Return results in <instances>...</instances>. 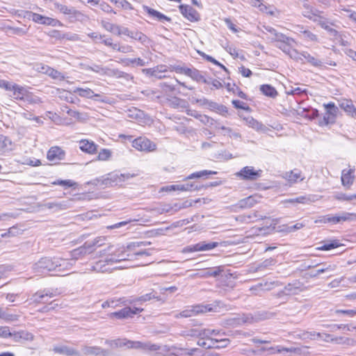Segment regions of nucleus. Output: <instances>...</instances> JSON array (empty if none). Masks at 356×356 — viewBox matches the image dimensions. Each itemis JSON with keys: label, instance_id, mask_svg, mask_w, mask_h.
I'll return each mask as SVG.
<instances>
[{"label": "nucleus", "instance_id": "6e6552de", "mask_svg": "<svg viewBox=\"0 0 356 356\" xmlns=\"http://www.w3.org/2000/svg\"><path fill=\"white\" fill-rule=\"evenodd\" d=\"M132 146L138 151L153 152L156 145L154 143L145 137H138L132 140Z\"/></svg>", "mask_w": 356, "mask_h": 356}, {"label": "nucleus", "instance_id": "3c124183", "mask_svg": "<svg viewBox=\"0 0 356 356\" xmlns=\"http://www.w3.org/2000/svg\"><path fill=\"white\" fill-rule=\"evenodd\" d=\"M216 173L217 172L216 171L205 170L191 174L188 177V179L200 178L210 175H216Z\"/></svg>", "mask_w": 356, "mask_h": 356}, {"label": "nucleus", "instance_id": "b1692460", "mask_svg": "<svg viewBox=\"0 0 356 356\" xmlns=\"http://www.w3.org/2000/svg\"><path fill=\"white\" fill-rule=\"evenodd\" d=\"M299 58L298 60H302V57L304 58L306 61L310 63L312 65L315 67H321L323 65V62L318 58L310 55L307 51H302L301 53L298 52V55H296Z\"/></svg>", "mask_w": 356, "mask_h": 356}, {"label": "nucleus", "instance_id": "cd10ccee", "mask_svg": "<svg viewBox=\"0 0 356 356\" xmlns=\"http://www.w3.org/2000/svg\"><path fill=\"white\" fill-rule=\"evenodd\" d=\"M209 109L222 116H227L228 115V108L225 106L219 104L213 101L209 104Z\"/></svg>", "mask_w": 356, "mask_h": 356}, {"label": "nucleus", "instance_id": "473e14b6", "mask_svg": "<svg viewBox=\"0 0 356 356\" xmlns=\"http://www.w3.org/2000/svg\"><path fill=\"white\" fill-rule=\"evenodd\" d=\"M19 316L15 314H10L8 312V309H3L0 307V319L6 322H14L18 320Z\"/></svg>", "mask_w": 356, "mask_h": 356}, {"label": "nucleus", "instance_id": "9d476101", "mask_svg": "<svg viewBox=\"0 0 356 356\" xmlns=\"http://www.w3.org/2000/svg\"><path fill=\"white\" fill-rule=\"evenodd\" d=\"M261 170H256L252 166H245L237 172L236 175L242 179L254 181L261 177Z\"/></svg>", "mask_w": 356, "mask_h": 356}, {"label": "nucleus", "instance_id": "c85d7f7f", "mask_svg": "<svg viewBox=\"0 0 356 356\" xmlns=\"http://www.w3.org/2000/svg\"><path fill=\"white\" fill-rule=\"evenodd\" d=\"M341 245L339 240L334 239L331 241H327L321 243V245L318 247L317 249L319 250L327 251L332 249L338 248Z\"/></svg>", "mask_w": 356, "mask_h": 356}, {"label": "nucleus", "instance_id": "4c0bfd02", "mask_svg": "<svg viewBox=\"0 0 356 356\" xmlns=\"http://www.w3.org/2000/svg\"><path fill=\"white\" fill-rule=\"evenodd\" d=\"M260 90L266 96L274 98L277 95V92L275 88L270 85L264 84L261 86Z\"/></svg>", "mask_w": 356, "mask_h": 356}, {"label": "nucleus", "instance_id": "393cba45", "mask_svg": "<svg viewBox=\"0 0 356 356\" xmlns=\"http://www.w3.org/2000/svg\"><path fill=\"white\" fill-rule=\"evenodd\" d=\"M284 178L286 179L290 184H295L300 181H303L305 177H302L301 172L298 170H291L284 174Z\"/></svg>", "mask_w": 356, "mask_h": 356}, {"label": "nucleus", "instance_id": "f3484780", "mask_svg": "<svg viewBox=\"0 0 356 356\" xmlns=\"http://www.w3.org/2000/svg\"><path fill=\"white\" fill-rule=\"evenodd\" d=\"M339 106L347 115L356 118V108L352 100L347 99H341L339 101Z\"/></svg>", "mask_w": 356, "mask_h": 356}, {"label": "nucleus", "instance_id": "a19ab883", "mask_svg": "<svg viewBox=\"0 0 356 356\" xmlns=\"http://www.w3.org/2000/svg\"><path fill=\"white\" fill-rule=\"evenodd\" d=\"M341 223L344 222H354L356 221V213L342 211L339 213Z\"/></svg>", "mask_w": 356, "mask_h": 356}, {"label": "nucleus", "instance_id": "f704fd0d", "mask_svg": "<svg viewBox=\"0 0 356 356\" xmlns=\"http://www.w3.org/2000/svg\"><path fill=\"white\" fill-rule=\"evenodd\" d=\"M352 170H343L341 175V182L344 186H349L353 182V177L351 175Z\"/></svg>", "mask_w": 356, "mask_h": 356}, {"label": "nucleus", "instance_id": "69168bd1", "mask_svg": "<svg viewBox=\"0 0 356 356\" xmlns=\"http://www.w3.org/2000/svg\"><path fill=\"white\" fill-rule=\"evenodd\" d=\"M115 4H116L118 7H120L123 9H132L131 5L127 0H111Z\"/></svg>", "mask_w": 356, "mask_h": 356}, {"label": "nucleus", "instance_id": "4d7b16f0", "mask_svg": "<svg viewBox=\"0 0 356 356\" xmlns=\"http://www.w3.org/2000/svg\"><path fill=\"white\" fill-rule=\"evenodd\" d=\"M169 106L173 108H177L180 106L182 107L181 104L184 103V100L178 97H172L171 99H167Z\"/></svg>", "mask_w": 356, "mask_h": 356}, {"label": "nucleus", "instance_id": "4468645a", "mask_svg": "<svg viewBox=\"0 0 356 356\" xmlns=\"http://www.w3.org/2000/svg\"><path fill=\"white\" fill-rule=\"evenodd\" d=\"M129 177V175L119 173L108 174V177L103 179L102 184L106 186H112L113 184H119L126 179H128Z\"/></svg>", "mask_w": 356, "mask_h": 356}, {"label": "nucleus", "instance_id": "ea45409f", "mask_svg": "<svg viewBox=\"0 0 356 356\" xmlns=\"http://www.w3.org/2000/svg\"><path fill=\"white\" fill-rule=\"evenodd\" d=\"M314 202L313 198L311 196H300L296 198H291L286 200V202L289 203H299V204H309Z\"/></svg>", "mask_w": 356, "mask_h": 356}, {"label": "nucleus", "instance_id": "2f4dec72", "mask_svg": "<svg viewBox=\"0 0 356 356\" xmlns=\"http://www.w3.org/2000/svg\"><path fill=\"white\" fill-rule=\"evenodd\" d=\"M74 92L78 94L80 97H86V98H92L94 97H100L99 94L95 93L90 88H76L74 89Z\"/></svg>", "mask_w": 356, "mask_h": 356}, {"label": "nucleus", "instance_id": "0eeeda50", "mask_svg": "<svg viewBox=\"0 0 356 356\" xmlns=\"http://www.w3.org/2000/svg\"><path fill=\"white\" fill-rule=\"evenodd\" d=\"M323 107L325 108V112L321 124L327 125L329 124H334L339 112L338 107L333 102L324 104Z\"/></svg>", "mask_w": 356, "mask_h": 356}, {"label": "nucleus", "instance_id": "2eb2a0df", "mask_svg": "<svg viewBox=\"0 0 356 356\" xmlns=\"http://www.w3.org/2000/svg\"><path fill=\"white\" fill-rule=\"evenodd\" d=\"M12 339L14 342L24 343L25 341H31L34 339L32 333L26 330H19L14 332L12 334Z\"/></svg>", "mask_w": 356, "mask_h": 356}, {"label": "nucleus", "instance_id": "7ed1b4c3", "mask_svg": "<svg viewBox=\"0 0 356 356\" xmlns=\"http://www.w3.org/2000/svg\"><path fill=\"white\" fill-rule=\"evenodd\" d=\"M275 42H277L276 47L289 55L291 58L296 60L299 58L296 56V55H298V52L292 48V44L295 43V40L293 38H289L284 34H277Z\"/></svg>", "mask_w": 356, "mask_h": 356}, {"label": "nucleus", "instance_id": "5701e85b", "mask_svg": "<svg viewBox=\"0 0 356 356\" xmlns=\"http://www.w3.org/2000/svg\"><path fill=\"white\" fill-rule=\"evenodd\" d=\"M131 39L139 42L145 47H148L151 43V40L145 34L138 30H133Z\"/></svg>", "mask_w": 356, "mask_h": 356}, {"label": "nucleus", "instance_id": "8fccbe9b", "mask_svg": "<svg viewBox=\"0 0 356 356\" xmlns=\"http://www.w3.org/2000/svg\"><path fill=\"white\" fill-rule=\"evenodd\" d=\"M142 93L146 97H149L152 99H160L163 96L161 92L154 90H145L142 91Z\"/></svg>", "mask_w": 356, "mask_h": 356}, {"label": "nucleus", "instance_id": "864d4df0", "mask_svg": "<svg viewBox=\"0 0 356 356\" xmlns=\"http://www.w3.org/2000/svg\"><path fill=\"white\" fill-rule=\"evenodd\" d=\"M51 184L53 185H60V186L67 187V188L74 187L76 185V183L71 179H66V180L58 179L55 181H53Z\"/></svg>", "mask_w": 356, "mask_h": 356}, {"label": "nucleus", "instance_id": "e2e57ef3", "mask_svg": "<svg viewBox=\"0 0 356 356\" xmlns=\"http://www.w3.org/2000/svg\"><path fill=\"white\" fill-rule=\"evenodd\" d=\"M12 332L10 330V327L8 326H0V337L3 339H7L8 337H12Z\"/></svg>", "mask_w": 356, "mask_h": 356}, {"label": "nucleus", "instance_id": "bb28decb", "mask_svg": "<svg viewBox=\"0 0 356 356\" xmlns=\"http://www.w3.org/2000/svg\"><path fill=\"white\" fill-rule=\"evenodd\" d=\"M40 72L49 75L54 79L63 80L65 78L61 72L49 66H42Z\"/></svg>", "mask_w": 356, "mask_h": 356}, {"label": "nucleus", "instance_id": "c9c22d12", "mask_svg": "<svg viewBox=\"0 0 356 356\" xmlns=\"http://www.w3.org/2000/svg\"><path fill=\"white\" fill-rule=\"evenodd\" d=\"M52 298L54 297L53 293H44L43 292H37L33 295V300L34 302L37 303H45L47 302V298Z\"/></svg>", "mask_w": 356, "mask_h": 356}, {"label": "nucleus", "instance_id": "39448f33", "mask_svg": "<svg viewBox=\"0 0 356 356\" xmlns=\"http://www.w3.org/2000/svg\"><path fill=\"white\" fill-rule=\"evenodd\" d=\"M305 16L313 22L318 23L323 29H325L333 35H337V31L328 24V22L323 15V11L318 10H311L308 12L307 15H305Z\"/></svg>", "mask_w": 356, "mask_h": 356}, {"label": "nucleus", "instance_id": "a878e982", "mask_svg": "<svg viewBox=\"0 0 356 356\" xmlns=\"http://www.w3.org/2000/svg\"><path fill=\"white\" fill-rule=\"evenodd\" d=\"M11 91L13 92L12 97L15 99L24 100L28 90L24 87L15 83Z\"/></svg>", "mask_w": 356, "mask_h": 356}, {"label": "nucleus", "instance_id": "6e6d98bb", "mask_svg": "<svg viewBox=\"0 0 356 356\" xmlns=\"http://www.w3.org/2000/svg\"><path fill=\"white\" fill-rule=\"evenodd\" d=\"M113 50L118 51L123 54H129L134 51V49L130 45H120L117 44L116 46L113 47Z\"/></svg>", "mask_w": 356, "mask_h": 356}, {"label": "nucleus", "instance_id": "7c9ffc66", "mask_svg": "<svg viewBox=\"0 0 356 356\" xmlns=\"http://www.w3.org/2000/svg\"><path fill=\"white\" fill-rule=\"evenodd\" d=\"M257 202L258 200L257 196H249L246 198L241 200L238 202V205L241 208L247 209L252 207Z\"/></svg>", "mask_w": 356, "mask_h": 356}, {"label": "nucleus", "instance_id": "4be33fe9", "mask_svg": "<svg viewBox=\"0 0 356 356\" xmlns=\"http://www.w3.org/2000/svg\"><path fill=\"white\" fill-rule=\"evenodd\" d=\"M186 76L191 77L193 80L197 82H202L204 83H209L210 82L203 75L201 71L195 68H189Z\"/></svg>", "mask_w": 356, "mask_h": 356}, {"label": "nucleus", "instance_id": "37998d69", "mask_svg": "<svg viewBox=\"0 0 356 356\" xmlns=\"http://www.w3.org/2000/svg\"><path fill=\"white\" fill-rule=\"evenodd\" d=\"M197 245H198L197 250H199V251H208V250L214 249L216 247H218V242L207 243L205 241H202V242L198 243Z\"/></svg>", "mask_w": 356, "mask_h": 356}, {"label": "nucleus", "instance_id": "dca6fc26", "mask_svg": "<svg viewBox=\"0 0 356 356\" xmlns=\"http://www.w3.org/2000/svg\"><path fill=\"white\" fill-rule=\"evenodd\" d=\"M71 200L62 201V202H51L44 204V207L46 209L52 210L54 212H57L62 210H65L70 208Z\"/></svg>", "mask_w": 356, "mask_h": 356}, {"label": "nucleus", "instance_id": "c03bdc74", "mask_svg": "<svg viewBox=\"0 0 356 356\" xmlns=\"http://www.w3.org/2000/svg\"><path fill=\"white\" fill-rule=\"evenodd\" d=\"M82 354L84 355H99V346H84L81 349Z\"/></svg>", "mask_w": 356, "mask_h": 356}, {"label": "nucleus", "instance_id": "f03ea898", "mask_svg": "<svg viewBox=\"0 0 356 356\" xmlns=\"http://www.w3.org/2000/svg\"><path fill=\"white\" fill-rule=\"evenodd\" d=\"M72 268V262L58 257H43L33 265L35 273H45L53 272L55 275H62Z\"/></svg>", "mask_w": 356, "mask_h": 356}, {"label": "nucleus", "instance_id": "603ef678", "mask_svg": "<svg viewBox=\"0 0 356 356\" xmlns=\"http://www.w3.org/2000/svg\"><path fill=\"white\" fill-rule=\"evenodd\" d=\"M246 123L252 128L260 130L263 128V124L259 122L257 120H254L252 117H248L245 119Z\"/></svg>", "mask_w": 356, "mask_h": 356}, {"label": "nucleus", "instance_id": "052dcab7", "mask_svg": "<svg viewBox=\"0 0 356 356\" xmlns=\"http://www.w3.org/2000/svg\"><path fill=\"white\" fill-rule=\"evenodd\" d=\"M159 87L162 90V92H161V94L162 93L167 94L168 92H173L175 90V88L173 85L170 84V83H168L167 82L160 83H159Z\"/></svg>", "mask_w": 356, "mask_h": 356}, {"label": "nucleus", "instance_id": "79ce46f5", "mask_svg": "<svg viewBox=\"0 0 356 356\" xmlns=\"http://www.w3.org/2000/svg\"><path fill=\"white\" fill-rule=\"evenodd\" d=\"M122 61L127 66L132 65L143 67L146 65V63L145 62V60L141 59L140 58H124Z\"/></svg>", "mask_w": 356, "mask_h": 356}, {"label": "nucleus", "instance_id": "09e8293b", "mask_svg": "<svg viewBox=\"0 0 356 356\" xmlns=\"http://www.w3.org/2000/svg\"><path fill=\"white\" fill-rule=\"evenodd\" d=\"M286 93L287 95H306L307 94V90L305 88H302L300 87H293L291 86L290 88H286Z\"/></svg>", "mask_w": 356, "mask_h": 356}, {"label": "nucleus", "instance_id": "6ab92c4d", "mask_svg": "<svg viewBox=\"0 0 356 356\" xmlns=\"http://www.w3.org/2000/svg\"><path fill=\"white\" fill-rule=\"evenodd\" d=\"M167 71L166 67L164 65L156 66L153 68H146L142 70L143 73L149 76H154L158 79L165 78V76L161 75L160 73Z\"/></svg>", "mask_w": 356, "mask_h": 356}, {"label": "nucleus", "instance_id": "774afa93", "mask_svg": "<svg viewBox=\"0 0 356 356\" xmlns=\"http://www.w3.org/2000/svg\"><path fill=\"white\" fill-rule=\"evenodd\" d=\"M90 70L99 73L102 75H108L109 69L107 67H102L99 65H95L93 67H90Z\"/></svg>", "mask_w": 356, "mask_h": 356}, {"label": "nucleus", "instance_id": "a18cd8bd", "mask_svg": "<svg viewBox=\"0 0 356 356\" xmlns=\"http://www.w3.org/2000/svg\"><path fill=\"white\" fill-rule=\"evenodd\" d=\"M300 291V283L288 284L284 287V292L286 294H296Z\"/></svg>", "mask_w": 356, "mask_h": 356}, {"label": "nucleus", "instance_id": "72a5a7b5", "mask_svg": "<svg viewBox=\"0 0 356 356\" xmlns=\"http://www.w3.org/2000/svg\"><path fill=\"white\" fill-rule=\"evenodd\" d=\"M217 128L221 131L220 134L223 136H227L234 139H238L241 138V134L238 132L234 131L230 127H227L225 126H218Z\"/></svg>", "mask_w": 356, "mask_h": 356}, {"label": "nucleus", "instance_id": "aec40b11", "mask_svg": "<svg viewBox=\"0 0 356 356\" xmlns=\"http://www.w3.org/2000/svg\"><path fill=\"white\" fill-rule=\"evenodd\" d=\"M79 148L84 152L92 154L97 152V145L92 140L83 139L79 141Z\"/></svg>", "mask_w": 356, "mask_h": 356}, {"label": "nucleus", "instance_id": "bf43d9fd", "mask_svg": "<svg viewBox=\"0 0 356 356\" xmlns=\"http://www.w3.org/2000/svg\"><path fill=\"white\" fill-rule=\"evenodd\" d=\"M111 156V152L108 149H102L98 154L97 159L99 161H107Z\"/></svg>", "mask_w": 356, "mask_h": 356}, {"label": "nucleus", "instance_id": "f8f14e48", "mask_svg": "<svg viewBox=\"0 0 356 356\" xmlns=\"http://www.w3.org/2000/svg\"><path fill=\"white\" fill-rule=\"evenodd\" d=\"M179 9L180 13L191 22H197L200 19L198 12L188 5H180Z\"/></svg>", "mask_w": 356, "mask_h": 356}, {"label": "nucleus", "instance_id": "412c9836", "mask_svg": "<svg viewBox=\"0 0 356 356\" xmlns=\"http://www.w3.org/2000/svg\"><path fill=\"white\" fill-rule=\"evenodd\" d=\"M53 350L56 353L66 355L68 356H81V353L73 348L67 346H54Z\"/></svg>", "mask_w": 356, "mask_h": 356}, {"label": "nucleus", "instance_id": "49530a36", "mask_svg": "<svg viewBox=\"0 0 356 356\" xmlns=\"http://www.w3.org/2000/svg\"><path fill=\"white\" fill-rule=\"evenodd\" d=\"M24 100L32 104H38L42 102V99L39 97L29 91H27Z\"/></svg>", "mask_w": 356, "mask_h": 356}, {"label": "nucleus", "instance_id": "0e129e2a", "mask_svg": "<svg viewBox=\"0 0 356 356\" xmlns=\"http://www.w3.org/2000/svg\"><path fill=\"white\" fill-rule=\"evenodd\" d=\"M11 145V140L6 136L0 135V150L8 148Z\"/></svg>", "mask_w": 356, "mask_h": 356}, {"label": "nucleus", "instance_id": "13d9d810", "mask_svg": "<svg viewBox=\"0 0 356 356\" xmlns=\"http://www.w3.org/2000/svg\"><path fill=\"white\" fill-rule=\"evenodd\" d=\"M211 343H212V345L211 344H209L207 346V348H211V346H215V343H220V345H216V346L217 348H223V347H226L228 343H229V340L227 339H211Z\"/></svg>", "mask_w": 356, "mask_h": 356}, {"label": "nucleus", "instance_id": "c756f323", "mask_svg": "<svg viewBox=\"0 0 356 356\" xmlns=\"http://www.w3.org/2000/svg\"><path fill=\"white\" fill-rule=\"evenodd\" d=\"M54 7H55V8L58 10L60 13H62L65 15L76 16V15L79 13L73 7H67L65 5H63V4H60L57 2L54 3Z\"/></svg>", "mask_w": 356, "mask_h": 356}, {"label": "nucleus", "instance_id": "20e7f679", "mask_svg": "<svg viewBox=\"0 0 356 356\" xmlns=\"http://www.w3.org/2000/svg\"><path fill=\"white\" fill-rule=\"evenodd\" d=\"M124 344V348L128 349L143 350L145 351H156L161 350L163 352L169 350V348H167V346H161L155 343H152L149 341L142 342L139 341H131L125 339Z\"/></svg>", "mask_w": 356, "mask_h": 356}, {"label": "nucleus", "instance_id": "58836bf2", "mask_svg": "<svg viewBox=\"0 0 356 356\" xmlns=\"http://www.w3.org/2000/svg\"><path fill=\"white\" fill-rule=\"evenodd\" d=\"M192 336H198V337H209L210 335L212 334H218L219 333V331H216V330H203L198 331L197 330H191Z\"/></svg>", "mask_w": 356, "mask_h": 356}, {"label": "nucleus", "instance_id": "338daca9", "mask_svg": "<svg viewBox=\"0 0 356 356\" xmlns=\"http://www.w3.org/2000/svg\"><path fill=\"white\" fill-rule=\"evenodd\" d=\"M323 337V334L321 332H304L302 335V338L305 339H314L316 338H321Z\"/></svg>", "mask_w": 356, "mask_h": 356}, {"label": "nucleus", "instance_id": "e433bc0d", "mask_svg": "<svg viewBox=\"0 0 356 356\" xmlns=\"http://www.w3.org/2000/svg\"><path fill=\"white\" fill-rule=\"evenodd\" d=\"M54 36L56 37V38H58L59 39H66L67 40H71V41H78V40H79V37L76 33H63L62 34L58 31H54Z\"/></svg>", "mask_w": 356, "mask_h": 356}, {"label": "nucleus", "instance_id": "f257e3e1", "mask_svg": "<svg viewBox=\"0 0 356 356\" xmlns=\"http://www.w3.org/2000/svg\"><path fill=\"white\" fill-rule=\"evenodd\" d=\"M144 242H133L126 247H116L108 245L99 252V257L101 258L92 266V270L105 273L109 270L106 265H112L121 261L134 260L138 256H149L150 254L147 250L136 251L137 248L144 245Z\"/></svg>", "mask_w": 356, "mask_h": 356}, {"label": "nucleus", "instance_id": "680f3d73", "mask_svg": "<svg viewBox=\"0 0 356 356\" xmlns=\"http://www.w3.org/2000/svg\"><path fill=\"white\" fill-rule=\"evenodd\" d=\"M221 270L220 267L215 268L213 269H208L204 272L200 277H216L220 275Z\"/></svg>", "mask_w": 356, "mask_h": 356}, {"label": "nucleus", "instance_id": "5fc2aeb1", "mask_svg": "<svg viewBox=\"0 0 356 356\" xmlns=\"http://www.w3.org/2000/svg\"><path fill=\"white\" fill-rule=\"evenodd\" d=\"M252 6H254V7L258 8L260 11H261L263 13H267V14H268L270 15H274V14H275V12L271 9V8L264 5L261 2L259 3H253Z\"/></svg>", "mask_w": 356, "mask_h": 356}, {"label": "nucleus", "instance_id": "1a4fd4ad", "mask_svg": "<svg viewBox=\"0 0 356 356\" xmlns=\"http://www.w3.org/2000/svg\"><path fill=\"white\" fill-rule=\"evenodd\" d=\"M95 250V248H91V245L88 243H85L82 246L74 249L70 252V259H67L68 261L72 262V266L75 264V261L88 254L92 253Z\"/></svg>", "mask_w": 356, "mask_h": 356}, {"label": "nucleus", "instance_id": "423d86ee", "mask_svg": "<svg viewBox=\"0 0 356 356\" xmlns=\"http://www.w3.org/2000/svg\"><path fill=\"white\" fill-rule=\"evenodd\" d=\"M212 307L210 305H197L188 307L185 310L181 312L179 314H177L175 316V318H188L191 316H193L200 314L206 313L207 312L212 311Z\"/></svg>", "mask_w": 356, "mask_h": 356}, {"label": "nucleus", "instance_id": "9b49d317", "mask_svg": "<svg viewBox=\"0 0 356 356\" xmlns=\"http://www.w3.org/2000/svg\"><path fill=\"white\" fill-rule=\"evenodd\" d=\"M143 311V308L134 307H125L120 311L113 312L111 314V316L115 317L119 319L131 318L134 315L137 314Z\"/></svg>", "mask_w": 356, "mask_h": 356}, {"label": "nucleus", "instance_id": "de8ad7c7", "mask_svg": "<svg viewBox=\"0 0 356 356\" xmlns=\"http://www.w3.org/2000/svg\"><path fill=\"white\" fill-rule=\"evenodd\" d=\"M299 32L301 37L307 41L317 40V36L308 30H303L302 28H300Z\"/></svg>", "mask_w": 356, "mask_h": 356}, {"label": "nucleus", "instance_id": "ddd939ff", "mask_svg": "<svg viewBox=\"0 0 356 356\" xmlns=\"http://www.w3.org/2000/svg\"><path fill=\"white\" fill-rule=\"evenodd\" d=\"M29 17L31 18L34 22L44 25L55 26L57 24L59 23V21L56 19L43 16L35 13H30Z\"/></svg>", "mask_w": 356, "mask_h": 356}, {"label": "nucleus", "instance_id": "a211bd4d", "mask_svg": "<svg viewBox=\"0 0 356 356\" xmlns=\"http://www.w3.org/2000/svg\"><path fill=\"white\" fill-rule=\"evenodd\" d=\"M65 152L59 147H52L47 152V159L50 161H57L64 159Z\"/></svg>", "mask_w": 356, "mask_h": 356}]
</instances>
